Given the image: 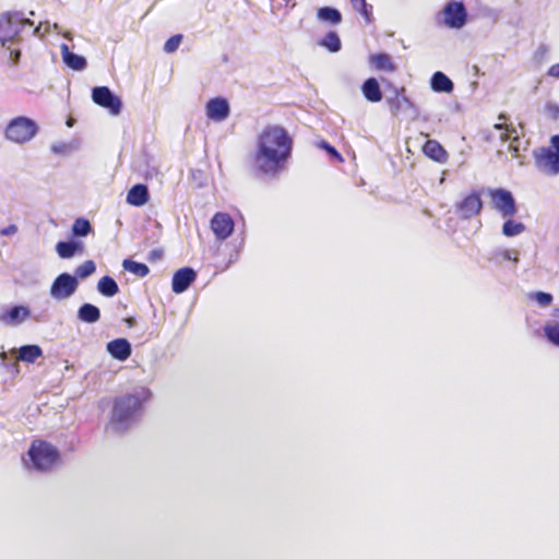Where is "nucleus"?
<instances>
[{"instance_id":"1","label":"nucleus","mask_w":559,"mask_h":559,"mask_svg":"<svg viewBox=\"0 0 559 559\" xmlns=\"http://www.w3.org/2000/svg\"><path fill=\"white\" fill-rule=\"evenodd\" d=\"M294 140L280 124H267L257 135L253 165L258 173L276 177L292 157Z\"/></svg>"},{"instance_id":"2","label":"nucleus","mask_w":559,"mask_h":559,"mask_svg":"<svg viewBox=\"0 0 559 559\" xmlns=\"http://www.w3.org/2000/svg\"><path fill=\"white\" fill-rule=\"evenodd\" d=\"M151 395L147 388L139 386L130 393L116 397L107 430L122 433L131 428L140 418L143 405L150 400Z\"/></svg>"},{"instance_id":"3","label":"nucleus","mask_w":559,"mask_h":559,"mask_svg":"<svg viewBox=\"0 0 559 559\" xmlns=\"http://www.w3.org/2000/svg\"><path fill=\"white\" fill-rule=\"evenodd\" d=\"M26 26L33 27L34 22L20 12H9L0 15V45L8 51V60L17 66L21 50L14 47L20 41V35Z\"/></svg>"},{"instance_id":"4","label":"nucleus","mask_w":559,"mask_h":559,"mask_svg":"<svg viewBox=\"0 0 559 559\" xmlns=\"http://www.w3.org/2000/svg\"><path fill=\"white\" fill-rule=\"evenodd\" d=\"M536 167L544 174H559V134L550 136L549 146L539 147L534 152Z\"/></svg>"},{"instance_id":"5","label":"nucleus","mask_w":559,"mask_h":559,"mask_svg":"<svg viewBox=\"0 0 559 559\" xmlns=\"http://www.w3.org/2000/svg\"><path fill=\"white\" fill-rule=\"evenodd\" d=\"M27 454L37 471H48L59 461V451L51 443L43 440L34 441Z\"/></svg>"},{"instance_id":"6","label":"nucleus","mask_w":559,"mask_h":559,"mask_svg":"<svg viewBox=\"0 0 559 559\" xmlns=\"http://www.w3.org/2000/svg\"><path fill=\"white\" fill-rule=\"evenodd\" d=\"M38 132V126L35 120L19 116L9 121L5 128V138L14 143H26L31 141Z\"/></svg>"},{"instance_id":"7","label":"nucleus","mask_w":559,"mask_h":559,"mask_svg":"<svg viewBox=\"0 0 559 559\" xmlns=\"http://www.w3.org/2000/svg\"><path fill=\"white\" fill-rule=\"evenodd\" d=\"M492 207L501 214L503 218L512 217L518 212L515 199L511 191L504 188L488 189Z\"/></svg>"},{"instance_id":"8","label":"nucleus","mask_w":559,"mask_h":559,"mask_svg":"<svg viewBox=\"0 0 559 559\" xmlns=\"http://www.w3.org/2000/svg\"><path fill=\"white\" fill-rule=\"evenodd\" d=\"M79 281L72 274L63 272L59 274L50 286L49 294L56 300L70 298L76 292Z\"/></svg>"},{"instance_id":"9","label":"nucleus","mask_w":559,"mask_h":559,"mask_svg":"<svg viewBox=\"0 0 559 559\" xmlns=\"http://www.w3.org/2000/svg\"><path fill=\"white\" fill-rule=\"evenodd\" d=\"M440 14L449 28L460 29L467 23V10L461 1L448 2Z\"/></svg>"},{"instance_id":"10","label":"nucleus","mask_w":559,"mask_h":559,"mask_svg":"<svg viewBox=\"0 0 559 559\" xmlns=\"http://www.w3.org/2000/svg\"><path fill=\"white\" fill-rule=\"evenodd\" d=\"M93 102L117 116L122 109V102L108 86H96L92 90Z\"/></svg>"},{"instance_id":"11","label":"nucleus","mask_w":559,"mask_h":559,"mask_svg":"<svg viewBox=\"0 0 559 559\" xmlns=\"http://www.w3.org/2000/svg\"><path fill=\"white\" fill-rule=\"evenodd\" d=\"M483 209L480 193L473 191L456 204L457 214L465 219L476 216Z\"/></svg>"},{"instance_id":"12","label":"nucleus","mask_w":559,"mask_h":559,"mask_svg":"<svg viewBox=\"0 0 559 559\" xmlns=\"http://www.w3.org/2000/svg\"><path fill=\"white\" fill-rule=\"evenodd\" d=\"M235 223L229 214L218 212L211 219V228L218 240L227 239L234 231Z\"/></svg>"},{"instance_id":"13","label":"nucleus","mask_w":559,"mask_h":559,"mask_svg":"<svg viewBox=\"0 0 559 559\" xmlns=\"http://www.w3.org/2000/svg\"><path fill=\"white\" fill-rule=\"evenodd\" d=\"M197 272L190 267L185 266L176 271L171 280V289L176 294L185 293L195 281Z\"/></svg>"},{"instance_id":"14","label":"nucleus","mask_w":559,"mask_h":559,"mask_svg":"<svg viewBox=\"0 0 559 559\" xmlns=\"http://www.w3.org/2000/svg\"><path fill=\"white\" fill-rule=\"evenodd\" d=\"M230 114L229 103L226 98L215 97L206 104V116L214 121H224Z\"/></svg>"},{"instance_id":"15","label":"nucleus","mask_w":559,"mask_h":559,"mask_svg":"<svg viewBox=\"0 0 559 559\" xmlns=\"http://www.w3.org/2000/svg\"><path fill=\"white\" fill-rule=\"evenodd\" d=\"M493 129L500 132L499 139L501 140V142L506 143L510 141L509 151L512 153L514 157H516L520 152L521 141L520 134L518 133L516 129L512 126L504 123H496L493 126Z\"/></svg>"},{"instance_id":"16","label":"nucleus","mask_w":559,"mask_h":559,"mask_svg":"<svg viewBox=\"0 0 559 559\" xmlns=\"http://www.w3.org/2000/svg\"><path fill=\"white\" fill-rule=\"evenodd\" d=\"M85 246L80 239L70 238L68 240L58 241L56 252L61 259H72L84 253Z\"/></svg>"},{"instance_id":"17","label":"nucleus","mask_w":559,"mask_h":559,"mask_svg":"<svg viewBox=\"0 0 559 559\" xmlns=\"http://www.w3.org/2000/svg\"><path fill=\"white\" fill-rule=\"evenodd\" d=\"M31 309L26 306L15 305L0 313V321L8 325H19L31 317Z\"/></svg>"},{"instance_id":"18","label":"nucleus","mask_w":559,"mask_h":559,"mask_svg":"<svg viewBox=\"0 0 559 559\" xmlns=\"http://www.w3.org/2000/svg\"><path fill=\"white\" fill-rule=\"evenodd\" d=\"M106 349L112 358L119 361H126L132 354L131 343L123 337L108 342Z\"/></svg>"},{"instance_id":"19","label":"nucleus","mask_w":559,"mask_h":559,"mask_svg":"<svg viewBox=\"0 0 559 559\" xmlns=\"http://www.w3.org/2000/svg\"><path fill=\"white\" fill-rule=\"evenodd\" d=\"M60 50L62 61L68 68L74 71H83L86 69L87 61L85 57L72 52L67 44H61Z\"/></svg>"},{"instance_id":"20","label":"nucleus","mask_w":559,"mask_h":559,"mask_svg":"<svg viewBox=\"0 0 559 559\" xmlns=\"http://www.w3.org/2000/svg\"><path fill=\"white\" fill-rule=\"evenodd\" d=\"M389 104L393 114L403 111L409 112L412 118H416L418 116V109L412 103V100L405 95H400L397 92H395V97L389 100Z\"/></svg>"},{"instance_id":"21","label":"nucleus","mask_w":559,"mask_h":559,"mask_svg":"<svg viewBox=\"0 0 559 559\" xmlns=\"http://www.w3.org/2000/svg\"><path fill=\"white\" fill-rule=\"evenodd\" d=\"M150 199L148 189L143 183L134 185L127 194V202L133 206H143Z\"/></svg>"},{"instance_id":"22","label":"nucleus","mask_w":559,"mask_h":559,"mask_svg":"<svg viewBox=\"0 0 559 559\" xmlns=\"http://www.w3.org/2000/svg\"><path fill=\"white\" fill-rule=\"evenodd\" d=\"M76 318L83 323L94 324L100 319V310L93 304L84 302L79 307Z\"/></svg>"},{"instance_id":"23","label":"nucleus","mask_w":559,"mask_h":559,"mask_svg":"<svg viewBox=\"0 0 559 559\" xmlns=\"http://www.w3.org/2000/svg\"><path fill=\"white\" fill-rule=\"evenodd\" d=\"M430 87L437 93H452L454 84L448 75L441 71H437L430 79Z\"/></svg>"},{"instance_id":"24","label":"nucleus","mask_w":559,"mask_h":559,"mask_svg":"<svg viewBox=\"0 0 559 559\" xmlns=\"http://www.w3.org/2000/svg\"><path fill=\"white\" fill-rule=\"evenodd\" d=\"M361 92L365 98L371 103H378L382 99L380 84L374 78H369L362 83Z\"/></svg>"},{"instance_id":"25","label":"nucleus","mask_w":559,"mask_h":559,"mask_svg":"<svg viewBox=\"0 0 559 559\" xmlns=\"http://www.w3.org/2000/svg\"><path fill=\"white\" fill-rule=\"evenodd\" d=\"M423 151L426 156H428L429 158H431L438 163H444L447 160V157H448L447 151L436 140H428L425 143Z\"/></svg>"},{"instance_id":"26","label":"nucleus","mask_w":559,"mask_h":559,"mask_svg":"<svg viewBox=\"0 0 559 559\" xmlns=\"http://www.w3.org/2000/svg\"><path fill=\"white\" fill-rule=\"evenodd\" d=\"M317 19L330 25H338L342 22V13L334 7H321L317 10Z\"/></svg>"},{"instance_id":"27","label":"nucleus","mask_w":559,"mask_h":559,"mask_svg":"<svg viewBox=\"0 0 559 559\" xmlns=\"http://www.w3.org/2000/svg\"><path fill=\"white\" fill-rule=\"evenodd\" d=\"M41 356L43 349L36 344L23 345L17 350V358L28 364H34Z\"/></svg>"},{"instance_id":"28","label":"nucleus","mask_w":559,"mask_h":559,"mask_svg":"<svg viewBox=\"0 0 559 559\" xmlns=\"http://www.w3.org/2000/svg\"><path fill=\"white\" fill-rule=\"evenodd\" d=\"M488 261L497 265H500L504 261H512L514 263H518V251H511L507 249H495L489 252Z\"/></svg>"},{"instance_id":"29","label":"nucleus","mask_w":559,"mask_h":559,"mask_svg":"<svg viewBox=\"0 0 559 559\" xmlns=\"http://www.w3.org/2000/svg\"><path fill=\"white\" fill-rule=\"evenodd\" d=\"M93 231L91 222L85 217L76 218L71 227V237L74 239L88 236Z\"/></svg>"},{"instance_id":"30","label":"nucleus","mask_w":559,"mask_h":559,"mask_svg":"<svg viewBox=\"0 0 559 559\" xmlns=\"http://www.w3.org/2000/svg\"><path fill=\"white\" fill-rule=\"evenodd\" d=\"M97 290L104 297H114L118 294L119 286L111 276L105 275L98 281Z\"/></svg>"},{"instance_id":"31","label":"nucleus","mask_w":559,"mask_h":559,"mask_svg":"<svg viewBox=\"0 0 559 559\" xmlns=\"http://www.w3.org/2000/svg\"><path fill=\"white\" fill-rule=\"evenodd\" d=\"M319 45L330 52H338L342 49V41L335 31H330L319 40Z\"/></svg>"},{"instance_id":"32","label":"nucleus","mask_w":559,"mask_h":559,"mask_svg":"<svg viewBox=\"0 0 559 559\" xmlns=\"http://www.w3.org/2000/svg\"><path fill=\"white\" fill-rule=\"evenodd\" d=\"M370 63L381 71H394L395 66L388 53L379 52L370 56Z\"/></svg>"},{"instance_id":"33","label":"nucleus","mask_w":559,"mask_h":559,"mask_svg":"<svg viewBox=\"0 0 559 559\" xmlns=\"http://www.w3.org/2000/svg\"><path fill=\"white\" fill-rule=\"evenodd\" d=\"M507 218L501 228L503 236L515 237L525 231L526 226L523 223L511 219V217Z\"/></svg>"},{"instance_id":"34","label":"nucleus","mask_w":559,"mask_h":559,"mask_svg":"<svg viewBox=\"0 0 559 559\" xmlns=\"http://www.w3.org/2000/svg\"><path fill=\"white\" fill-rule=\"evenodd\" d=\"M122 266L126 271L139 276L144 277L150 273V269L146 264L133 261L131 259H124Z\"/></svg>"},{"instance_id":"35","label":"nucleus","mask_w":559,"mask_h":559,"mask_svg":"<svg viewBox=\"0 0 559 559\" xmlns=\"http://www.w3.org/2000/svg\"><path fill=\"white\" fill-rule=\"evenodd\" d=\"M350 4L365 19L367 24L372 22V5L368 4L366 0H350Z\"/></svg>"},{"instance_id":"36","label":"nucleus","mask_w":559,"mask_h":559,"mask_svg":"<svg viewBox=\"0 0 559 559\" xmlns=\"http://www.w3.org/2000/svg\"><path fill=\"white\" fill-rule=\"evenodd\" d=\"M96 271V264L94 261L92 260H87L85 261L84 263H82L81 265H79L75 271H74V274H72L74 277H76V280H85L87 278L88 276H91L92 274H94Z\"/></svg>"},{"instance_id":"37","label":"nucleus","mask_w":559,"mask_h":559,"mask_svg":"<svg viewBox=\"0 0 559 559\" xmlns=\"http://www.w3.org/2000/svg\"><path fill=\"white\" fill-rule=\"evenodd\" d=\"M544 333L548 342L559 347V322L547 323L544 326Z\"/></svg>"},{"instance_id":"38","label":"nucleus","mask_w":559,"mask_h":559,"mask_svg":"<svg viewBox=\"0 0 559 559\" xmlns=\"http://www.w3.org/2000/svg\"><path fill=\"white\" fill-rule=\"evenodd\" d=\"M182 35L181 34H176V35H173L170 38H168L164 45V51L167 52V53H173L175 52L180 43L182 41Z\"/></svg>"},{"instance_id":"39","label":"nucleus","mask_w":559,"mask_h":559,"mask_svg":"<svg viewBox=\"0 0 559 559\" xmlns=\"http://www.w3.org/2000/svg\"><path fill=\"white\" fill-rule=\"evenodd\" d=\"M531 298L542 307H548L554 300L552 295L546 292H536L531 296Z\"/></svg>"},{"instance_id":"40","label":"nucleus","mask_w":559,"mask_h":559,"mask_svg":"<svg viewBox=\"0 0 559 559\" xmlns=\"http://www.w3.org/2000/svg\"><path fill=\"white\" fill-rule=\"evenodd\" d=\"M319 146L321 148H323L332 158L338 160V162H342L343 160V157L342 155L337 152V150L331 145L329 142L322 140L320 143H319Z\"/></svg>"},{"instance_id":"41","label":"nucleus","mask_w":559,"mask_h":559,"mask_svg":"<svg viewBox=\"0 0 559 559\" xmlns=\"http://www.w3.org/2000/svg\"><path fill=\"white\" fill-rule=\"evenodd\" d=\"M546 111L552 120L559 119V105L556 103H547Z\"/></svg>"},{"instance_id":"42","label":"nucleus","mask_w":559,"mask_h":559,"mask_svg":"<svg viewBox=\"0 0 559 559\" xmlns=\"http://www.w3.org/2000/svg\"><path fill=\"white\" fill-rule=\"evenodd\" d=\"M51 151L58 155H66L69 153L70 147L67 143L59 142L51 145Z\"/></svg>"},{"instance_id":"43","label":"nucleus","mask_w":559,"mask_h":559,"mask_svg":"<svg viewBox=\"0 0 559 559\" xmlns=\"http://www.w3.org/2000/svg\"><path fill=\"white\" fill-rule=\"evenodd\" d=\"M16 233H17V226L15 224H10L9 226H7L0 230V235H2V236H13Z\"/></svg>"},{"instance_id":"44","label":"nucleus","mask_w":559,"mask_h":559,"mask_svg":"<svg viewBox=\"0 0 559 559\" xmlns=\"http://www.w3.org/2000/svg\"><path fill=\"white\" fill-rule=\"evenodd\" d=\"M157 175H158V169L156 166H147V169L144 173L145 179H153V178L157 177Z\"/></svg>"},{"instance_id":"45","label":"nucleus","mask_w":559,"mask_h":559,"mask_svg":"<svg viewBox=\"0 0 559 559\" xmlns=\"http://www.w3.org/2000/svg\"><path fill=\"white\" fill-rule=\"evenodd\" d=\"M547 75L555 78V79H559V63L552 64L548 69Z\"/></svg>"},{"instance_id":"46","label":"nucleus","mask_w":559,"mask_h":559,"mask_svg":"<svg viewBox=\"0 0 559 559\" xmlns=\"http://www.w3.org/2000/svg\"><path fill=\"white\" fill-rule=\"evenodd\" d=\"M41 28H43V23H39L38 26L33 28L32 34L34 36H44V34L48 32V26L45 28L44 32H41Z\"/></svg>"},{"instance_id":"47","label":"nucleus","mask_w":559,"mask_h":559,"mask_svg":"<svg viewBox=\"0 0 559 559\" xmlns=\"http://www.w3.org/2000/svg\"><path fill=\"white\" fill-rule=\"evenodd\" d=\"M126 322H127L128 326L131 328L135 324L136 320H135V318L130 317V318L126 319Z\"/></svg>"},{"instance_id":"48","label":"nucleus","mask_w":559,"mask_h":559,"mask_svg":"<svg viewBox=\"0 0 559 559\" xmlns=\"http://www.w3.org/2000/svg\"><path fill=\"white\" fill-rule=\"evenodd\" d=\"M554 317L559 318V308L554 310Z\"/></svg>"},{"instance_id":"49","label":"nucleus","mask_w":559,"mask_h":559,"mask_svg":"<svg viewBox=\"0 0 559 559\" xmlns=\"http://www.w3.org/2000/svg\"><path fill=\"white\" fill-rule=\"evenodd\" d=\"M286 5H289L290 0H283Z\"/></svg>"},{"instance_id":"50","label":"nucleus","mask_w":559,"mask_h":559,"mask_svg":"<svg viewBox=\"0 0 559 559\" xmlns=\"http://www.w3.org/2000/svg\"><path fill=\"white\" fill-rule=\"evenodd\" d=\"M504 118H506V117H504V115H502V114L499 116V119H504Z\"/></svg>"}]
</instances>
